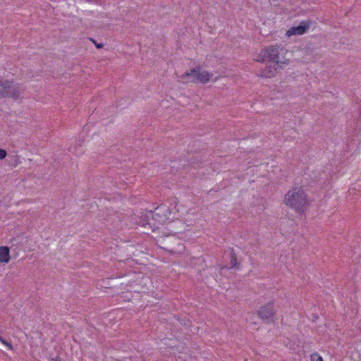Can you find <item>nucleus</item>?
<instances>
[{
  "instance_id": "nucleus-1",
  "label": "nucleus",
  "mask_w": 361,
  "mask_h": 361,
  "mask_svg": "<svg viewBox=\"0 0 361 361\" xmlns=\"http://www.w3.org/2000/svg\"><path fill=\"white\" fill-rule=\"evenodd\" d=\"M283 202L299 214L305 213L310 205V199L301 186L292 187L285 195Z\"/></svg>"
},
{
  "instance_id": "nucleus-2",
  "label": "nucleus",
  "mask_w": 361,
  "mask_h": 361,
  "mask_svg": "<svg viewBox=\"0 0 361 361\" xmlns=\"http://www.w3.org/2000/svg\"><path fill=\"white\" fill-rule=\"evenodd\" d=\"M255 60L259 62L267 60L274 62L278 66L288 63L287 60L280 56L279 47L277 46H270L262 50Z\"/></svg>"
},
{
  "instance_id": "nucleus-3",
  "label": "nucleus",
  "mask_w": 361,
  "mask_h": 361,
  "mask_svg": "<svg viewBox=\"0 0 361 361\" xmlns=\"http://www.w3.org/2000/svg\"><path fill=\"white\" fill-rule=\"evenodd\" d=\"M23 93V89L18 84H14L13 81L4 79L0 76V96L4 97H11L15 99L20 98Z\"/></svg>"
},
{
  "instance_id": "nucleus-4",
  "label": "nucleus",
  "mask_w": 361,
  "mask_h": 361,
  "mask_svg": "<svg viewBox=\"0 0 361 361\" xmlns=\"http://www.w3.org/2000/svg\"><path fill=\"white\" fill-rule=\"evenodd\" d=\"M275 314V310L274 309V302H270L267 305L260 307L258 310V315L262 319H269L271 318Z\"/></svg>"
},
{
  "instance_id": "nucleus-5",
  "label": "nucleus",
  "mask_w": 361,
  "mask_h": 361,
  "mask_svg": "<svg viewBox=\"0 0 361 361\" xmlns=\"http://www.w3.org/2000/svg\"><path fill=\"white\" fill-rule=\"evenodd\" d=\"M309 25L305 21H302L300 23V25L297 26L291 27L286 32V35L288 37L293 36V35H301L307 32L308 30Z\"/></svg>"
},
{
  "instance_id": "nucleus-6",
  "label": "nucleus",
  "mask_w": 361,
  "mask_h": 361,
  "mask_svg": "<svg viewBox=\"0 0 361 361\" xmlns=\"http://www.w3.org/2000/svg\"><path fill=\"white\" fill-rule=\"evenodd\" d=\"M178 80L182 82H197V67L190 70L178 77Z\"/></svg>"
},
{
  "instance_id": "nucleus-7",
  "label": "nucleus",
  "mask_w": 361,
  "mask_h": 361,
  "mask_svg": "<svg viewBox=\"0 0 361 361\" xmlns=\"http://www.w3.org/2000/svg\"><path fill=\"white\" fill-rule=\"evenodd\" d=\"M212 77L213 73L202 70L201 68L197 67V82L207 83L212 80Z\"/></svg>"
},
{
  "instance_id": "nucleus-8",
  "label": "nucleus",
  "mask_w": 361,
  "mask_h": 361,
  "mask_svg": "<svg viewBox=\"0 0 361 361\" xmlns=\"http://www.w3.org/2000/svg\"><path fill=\"white\" fill-rule=\"evenodd\" d=\"M276 65L274 63V65L267 66L264 69L262 70L259 76L262 78H271L276 73Z\"/></svg>"
},
{
  "instance_id": "nucleus-9",
  "label": "nucleus",
  "mask_w": 361,
  "mask_h": 361,
  "mask_svg": "<svg viewBox=\"0 0 361 361\" xmlns=\"http://www.w3.org/2000/svg\"><path fill=\"white\" fill-rule=\"evenodd\" d=\"M10 250L6 246L0 247V262L8 263L10 260Z\"/></svg>"
},
{
  "instance_id": "nucleus-10",
  "label": "nucleus",
  "mask_w": 361,
  "mask_h": 361,
  "mask_svg": "<svg viewBox=\"0 0 361 361\" xmlns=\"http://www.w3.org/2000/svg\"><path fill=\"white\" fill-rule=\"evenodd\" d=\"M161 210V209L159 208H157L155 209V211L151 214L152 215V219H158V221L160 222V223H164V219H163L162 216H161L160 215V213H159V211Z\"/></svg>"
},
{
  "instance_id": "nucleus-11",
  "label": "nucleus",
  "mask_w": 361,
  "mask_h": 361,
  "mask_svg": "<svg viewBox=\"0 0 361 361\" xmlns=\"http://www.w3.org/2000/svg\"><path fill=\"white\" fill-rule=\"evenodd\" d=\"M0 341L4 344L5 345L6 347H8V348L9 350H12L13 349V346L11 343H8L5 339H4L1 336H0Z\"/></svg>"
},
{
  "instance_id": "nucleus-12",
  "label": "nucleus",
  "mask_w": 361,
  "mask_h": 361,
  "mask_svg": "<svg viewBox=\"0 0 361 361\" xmlns=\"http://www.w3.org/2000/svg\"><path fill=\"white\" fill-rule=\"evenodd\" d=\"M236 264H237V262H236V259L234 256H231V262H230V265L228 267V268H234L236 266Z\"/></svg>"
},
{
  "instance_id": "nucleus-13",
  "label": "nucleus",
  "mask_w": 361,
  "mask_h": 361,
  "mask_svg": "<svg viewBox=\"0 0 361 361\" xmlns=\"http://www.w3.org/2000/svg\"><path fill=\"white\" fill-rule=\"evenodd\" d=\"M7 155L6 152L4 149H0V159H4Z\"/></svg>"
},
{
  "instance_id": "nucleus-14",
  "label": "nucleus",
  "mask_w": 361,
  "mask_h": 361,
  "mask_svg": "<svg viewBox=\"0 0 361 361\" xmlns=\"http://www.w3.org/2000/svg\"><path fill=\"white\" fill-rule=\"evenodd\" d=\"M317 361H324L321 356L317 355Z\"/></svg>"
},
{
  "instance_id": "nucleus-15",
  "label": "nucleus",
  "mask_w": 361,
  "mask_h": 361,
  "mask_svg": "<svg viewBox=\"0 0 361 361\" xmlns=\"http://www.w3.org/2000/svg\"><path fill=\"white\" fill-rule=\"evenodd\" d=\"M96 47L97 48H102L103 47L102 44H96Z\"/></svg>"
},
{
  "instance_id": "nucleus-16",
  "label": "nucleus",
  "mask_w": 361,
  "mask_h": 361,
  "mask_svg": "<svg viewBox=\"0 0 361 361\" xmlns=\"http://www.w3.org/2000/svg\"><path fill=\"white\" fill-rule=\"evenodd\" d=\"M311 360L312 361H314V357L313 355H311Z\"/></svg>"
},
{
  "instance_id": "nucleus-17",
  "label": "nucleus",
  "mask_w": 361,
  "mask_h": 361,
  "mask_svg": "<svg viewBox=\"0 0 361 361\" xmlns=\"http://www.w3.org/2000/svg\"><path fill=\"white\" fill-rule=\"evenodd\" d=\"M245 361H247V360H245Z\"/></svg>"
}]
</instances>
